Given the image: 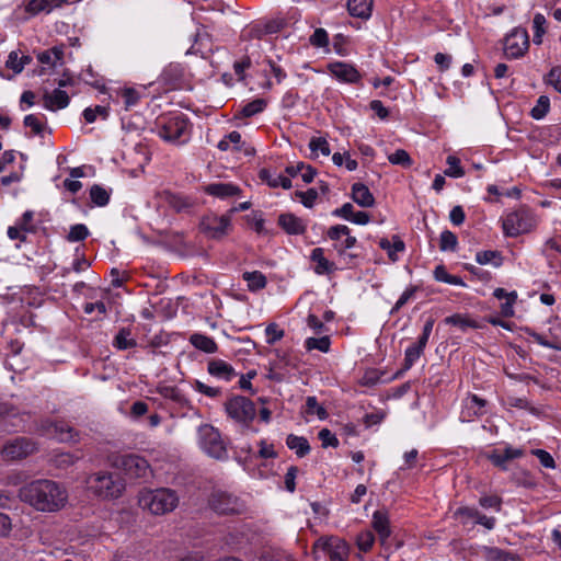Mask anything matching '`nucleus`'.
Here are the masks:
<instances>
[{"mask_svg": "<svg viewBox=\"0 0 561 561\" xmlns=\"http://www.w3.org/2000/svg\"><path fill=\"white\" fill-rule=\"evenodd\" d=\"M310 259L316 263L314 272L318 275L330 274L335 270L334 263L324 257L322 248H314L311 251Z\"/></svg>", "mask_w": 561, "mask_h": 561, "instance_id": "obj_26", "label": "nucleus"}, {"mask_svg": "<svg viewBox=\"0 0 561 561\" xmlns=\"http://www.w3.org/2000/svg\"><path fill=\"white\" fill-rule=\"evenodd\" d=\"M313 549L316 552H323L330 561H346L348 556L347 543L337 537L320 538L314 542Z\"/></svg>", "mask_w": 561, "mask_h": 561, "instance_id": "obj_11", "label": "nucleus"}, {"mask_svg": "<svg viewBox=\"0 0 561 561\" xmlns=\"http://www.w3.org/2000/svg\"><path fill=\"white\" fill-rule=\"evenodd\" d=\"M85 483L88 490L101 500L118 499L125 490V483L116 472H94L87 478Z\"/></svg>", "mask_w": 561, "mask_h": 561, "instance_id": "obj_2", "label": "nucleus"}, {"mask_svg": "<svg viewBox=\"0 0 561 561\" xmlns=\"http://www.w3.org/2000/svg\"><path fill=\"white\" fill-rule=\"evenodd\" d=\"M286 445L289 449L295 450L299 458H302L310 453L309 442L302 436L289 434L286 438Z\"/></svg>", "mask_w": 561, "mask_h": 561, "instance_id": "obj_29", "label": "nucleus"}, {"mask_svg": "<svg viewBox=\"0 0 561 561\" xmlns=\"http://www.w3.org/2000/svg\"><path fill=\"white\" fill-rule=\"evenodd\" d=\"M124 470L131 477L144 478L149 470L148 461L137 455H127L123 458Z\"/></svg>", "mask_w": 561, "mask_h": 561, "instance_id": "obj_14", "label": "nucleus"}, {"mask_svg": "<svg viewBox=\"0 0 561 561\" xmlns=\"http://www.w3.org/2000/svg\"><path fill=\"white\" fill-rule=\"evenodd\" d=\"M243 279L248 283L250 290L255 291L266 286V277L259 271L245 272Z\"/></svg>", "mask_w": 561, "mask_h": 561, "instance_id": "obj_31", "label": "nucleus"}, {"mask_svg": "<svg viewBox=\"0 0 561 561\" xmlns=\"http://www.w3.org/2000/svg\"><path fill=\"white\" fill-rule=\"evenodd\" d=\"M224 407L228 416L244 427H249L256 415L255 404L243 396L231 397Z\"/></svg>", "mask_w": 561, "mask_h": 561, "instance_id": "obj_5", "label": "nucleus"}, {"mask_svg": "<svg viewBox=\"0 0 561 561\" xmlns=\"http://www.w3.org/2000/svg\"><path fill=\"white\" fill-rule=\"evenodd\" d=\"M44 106L49 111L61 110L68 106L70 99L67 92L56 89L51 93L45 92Z\"/></svg>", "mask_w": 561, "mask_h": 561, "instance_id": "obj_19", "label": "nucleus"}, {"mask_svg": "<svg viewBox=\"0 0 561 561\" xmlns=\"http://www.w3.org/2000/svg\"><path fill=\"white\" fill-rule=\"evenodd\" d=\"M537 226V218L533 210L527 206L510 211L502 219L503 233L506 237L515 238L530 232Z\"/></svg>", "mask_w": 561, "mask_h": 561, "instance_id": "obj_4", "label": "nucleus"}, {"mask_svg": "<svg viewBox=\"0 0 561 561\" xmlns=\"http://www.w3.org/2000/svg\"><path fill=\"white\" fill-rule=\"evenodd\" d=\"M373 528L378 534L381 545L390 537V522L386 511H376L373 515Z\"/></svg>", "mask_w": 561, "mask_h": 561, "instance_id": "obj_17", "label": "nucleus"}, {"mask_svg": "<svg viewBox=\"0 0 561 561\" xmlns=\"http://www.w3.org/2000/svg\"><path fill=\"white\" fill-rule=\"evenodd\" d=\"M207 371L213 377L224 379L226 381L231 380L237 375L234 368L222 359L209 360Z\"/></svg>", "mask_w": 561, "mask_h": 561, "instance_id": "obj_18", "label": "nucleus"}, {"mask_svg": "<svg viewBox=\"0 0 561 561\" xmlns=\"http://www.w3.org/2000/svg\"><path fill=\"white\" fill-rule=\"evenodd\" d=\"M33 217L34 213L32 210H26L19 220L18 225L24 232L35 231V227L32 225Z\"/></svg>", "mask_w": 561, "mask_h": 561, "instance_id": "obj_59", "label": "nucleus"}, {"mask_svg": "<svg viewBox=\"0 0 561 561\" xmlns=\"http://www.w3.org/2000/svg\"><path fill=\"white\" fill-rule=\"evenodd\" d=\"M24 125L26 127H30L32 128L33 133L35 135H39L42 134L43 129H44V125L39 122V119L33 115V114H30V115H26L24 117Z\"/></svg>", "mask_w": 561, "mask_h": 561, "instance_id": "obj_61", "label": "nucleus"}, {"mask_svg": "<svg viewBox=\"0 0 561 561\" xmlns=\"http://www.w3.org/2000/svg\"><path fill=\"white\" fill-rule=\"evenodd\" d=\"M239 186L231 183H211L205 187V193L219 198H227L240 194Z\"/></svg>", "mask_w": 561, "mask_h": 561, "instance_id": "obj_22", "label": "nucleus"}, {"mask_svg": "<svg viewBox=\"0 0 561 561\" xmlns=\"http://www.w3.org/2000/svg\"><path fill=\"white\" fill-rule=\"evenodd\" d=\"M328 68L336 79L345 83H358L362 79L359 71L351 64L336 61L329 64Z\"/></svg>", "mask_w": 561, "mask_h": 561, "instance_id": "obj_13", "label": "nucleus"}, {"mask_svg": "<svg viewBox=\"0 0 561 561\" xmlns=\"http://www.w3.org/2000/svg\"><path fill=\"white\" fill-rule=\"evenodd\" d=\"M279 175L280 174H272L267 169H261L259 172V178L271 187H278Z\"/></svg>", "mask_w": 561, "mask_h": 561, "instance_id": "obj_62", "label": "nucleus"}, {"mask_svg": "<svg viewBox=\"0 0 561 561\" xmlns=\"http://www.w3.org/2000/svg\"><path fill=\"white\" fill-rule=\"evenodd\" d=\"M548 83L561 93V66L551 68L548 73Z\"/></svg>", "mask_w": 561, "mask_h": 561, "instance_id": "obj_58", "label": "nucleus"}, {"mask_svg": "<svg viewBox=\"0 0 561 561\" xmlns=\"http://www.w3.org/2000/svg\"><path fill=\"white\" fill-rule=\"evenodd\" d=\"M445 323L458 327L460 330L466 331L468 328H478L477 323L459 313L445 318Z\"/></svg>", "mask_w": 561, "mask_h": 561, "instance_id": "obj_38", "label": "nucleus"}, {"mask_svg": "<svg viewBox=\"0 0 561 561\" xmlns=\"http://www.w3.org/2000/svg\"><path fill=\"white\" fill-rule=\"evenodd\" d=\"M318 437L321 440L323 448H327V447H334V448H336L339 446V439L328 428H322L319 432Z\"/></svg>", "mask_w": 561, "mask_h": 561, "instance_id": "obj_50", "label": "nucleus"}, {"mask_svg": "<svg viewBox=\"0 0 561 561\" xmlns=\"http://www.w3.org/2000/svg\"><path fill=\"white\" fill-rule=\"evenodd\" d=\"M20 57L18 51H11L8 56V60L5 62V66L13 70L14 73H20L22 71V65L19 62Z\"/></svg>", "mask_w": 561, "mask_h": 561, "instance_id": "obj_64", "label": "nucleus"}, {"mask_svg": "<svg viewBox=\"0 0 561 561\" xmlns=\"http://www.w3.org/2000/svg\"><path fill=\"white\" fill-rule=\"evenodd\" d=\"M488 561H522L516 553L507 552L497 548H491L486 553Z\"/></svg>", "mask_w": 561, "mask_h": 561, "instance_id": "obj_36", "label": "nucleus"}, {"mask_svg": "<svg viewBox=\"0 0 561 561\" xmlns=\"http://www.w3.org/2000/svg\"><path fill=\"white\" fill-rule=\"evenodd\" d=\"M540 461V463L545 467V468H554L556 467V462L552 458V456L543 450V449H534L531 451Z\"/></svg>", "mask_w": 561, "mask_h": 561, "instance_id": "obj_60", "label": "nucleus"}, {"mask_svg": "<svg viewBox=\"0 0 561 561\" xmlns=\"http://www.w3.org/2000/svg\"><path fill=\"white\" fill-rule=\"evenodd\" d=\"M25 10L26 12L35 15L41 12H50L53 8L48 0H30Z\"/></svg>", "mask_w": 561, "mask_h": 561, "instance_id": "obj_44", "label": "nucleus"}, {"mask_svg": "<svg viewBox=\"0 0 561 561\" xmlns=\"http://www.w3.org/2000/svg\"><path fill=\"white\" fill-rule=\"evenodd\" d=\"M19 497L38 512L54 513L65 507L68 492L54 480L38 479L20 488Z\"/></svg>", "mask_w": 561, "mask_h": 561, "instance_id": "obj_1", "label": "nucleus"}, {"mask_svg": "<svg viewBox=\"0 0 561 561\" xmlns=\"http://www.w3.org/2000/svg\"><path fill=\"white\" fill-rule=\"evenodd\" d=\"M379 247L387 251L389 259L394 262L397 261V252H402L405 249L404 242L398 236L392 237V242L386 238L379 241Z\"/></svg>", "mask_w": 561, "mask_h": 561, "instance_id": "obj_30", "label": "nucleus"}, {"mask_svg": "<svg viewBox=\"0 0 561 561\" xmlns=\"http://www.w3.org/2000/svg\"><path fill=\"white\" fill-rule=\"evenodd\" d=\"M309 148L312 152L320 150L323 156H329L331 152L329 142L322 137L312 138L309 142Z\"/></svg>", "mask_w": 561, "mask_h": 561, "instance_id": "obj_53", "label": "nucleus"}, {"mask_svg": "<svg viewBox=\"0 0 561 561\" xmlns=\"http://www.w3.org/2000/svg\"><path fill=\"white\" fill-rule=\"evenodd\" d=\"M352 199L360 207H373L375 197L369 188L363 183H354L352 185Z\"/></svg>", "mask_w": 561, "mask_h": 561, "instance_id": "obj_21", "label": "nucleus"}, {"mask_svg": "<svg viewBox=\"0 0 561 561\" xmlns=\"http://www.w3.org/2000/svg\"><path fill=\"white\" fill-rule=\"evenodd\" d=\"M208 505L219 515H239L245 511V504L239 496L219 489L210 493Z\"/></svg>", "mask_w": 561, "mask_h": 561, "instance_id": "obj_6", "label": "nucleus"}, {"mask_svg": "<svg viewBox=\"0 0 561 561\" xmlns=\"http://www.w3.org/2000/svg\"><path fill=\"white\" fill-rule=\"evenodd\" d=\"M79 457L70 453H57L51 457V463L59 469H67L78 461Z\"/></svg>", "mask_w": 561, "mask_h": 561, "instance_id": "obj_34", "label": "nucleus"}, {"mask_svg": "<svg viewBox=\"0 0 561 561\" xmlns=\"http://www.w3.org/2000/svg\"><path fill=\"white\" fill-rule=\"evenodd\" d=\"M458 241L457 237L454 232L449 230H444L440 234L439 240V249L442 251H455L457 248Z\"/></svg>", "mask_w": 561, "mask_h": 561, "instance_id": "obj_42", "label": "nucleus"}, {"mask_svg": "<svg viewBox=\"0 0 561 561\" xmlns=\"http://www.w3.org/2000/svg\"><path fill=\"white\" fill-rule=\"evenodd\" d=\"M199 229L207 238L220 240L228 236L232 230L230 214L218 216L214 213L202 217Z\"/></svg>", "mask_w": 561, "mask_h": 561, "instance_id": "obj_8", "label": "nucleus"}, {"mask_svg": "<svg viewBox=\"0 0 561 561\" xmlns=\"http://www.w3.org/2000/svg\"><path fill=\"white\" fill-rule=\"evenodd\" d=\"M373 0H348L347 10L352 16L368 19L371 15Z\"/></svg>", "mask_w": 561, "mask_h": 561, "instance_id": "obj_27", "label": "nucleus"}, {"mask_svg": "<svg viewBox=\"0 0 561 561\" xmlns=\"http://www.w3.org/2000/svg\"><path fill=\"white\" fill-rule=\"evenodd\" d=\"M295 195L300 198L305 207H312L318 197V192L314 188H309L307 192L296 191Z\"/></svg>", "mask_w": 561, "mask_h": 561, "instance_id": "obj_54", "label": "nucleus"}, {"mask_svg": "<svg viewBox=\"0 0 561 561\" xmlns=\"http://www.w3.org/2000/svg\"><path fill=\"white\" fill-rule=\"evenodd\" d=\"M306 347L308 350H319L323 353L328 352L330 348V339L329 336L322 337H308L306 340Z\"/></svg>", "mask_w": 561, "mask_h": 561, "instance_id": "obj_47", "label": "nucleus"}, {"mask_svg": "<svg viewBox=\"0 0 561 561\" xmlns=\"http://www.w3.org/2000/svg\"><path fill=\"white\" fill-rule=\"evenodd\" d=\"M113 345L118 350H128L136 346V341L130 337V331L122 329L116 334Z\"/></svg>", "mask_w": 561, "mask_h": 561, "instance_id": "obj_35", "label": "nucleus"}, {"mask_svg": "<svg viewBox=\"0 0 561 561\" xmlns=\"http://www.w3.org/2000/svg\"><path fill=\"white\" fill-rule=\"evenodd\" d=\"M278 225L289 234H302L306 231L302 219L290 213L279 215Z\"/></svg>", "mask_w": 561, "mask_h": 561, "instance_id": "obj_20", "label": "nucleus"}, {"mask_svg": "<svg viewBox=\"0 0 561 561\" xmlns=\"http://www.w3.org/2000/svg\"><path fill=\"white\" fill-rule=\"evenodd\" d=\"M183 75V68L180 64H170L163 69L160 79L165 85L175 88L182 81Z\"/></svg>", "mask_w": 561, "mask_h": 561, "instance_id": "obj_24", "label": "nucleus"}, {"mask_svg": "<svg viewBox=\"0 0 561 561\" xmlns=\"http://www.w3.org/2000/svg\"><path fill=\"white\" fill-rule=\"evenodd\" d=\"M266 105L267 103L264 99H255L252 102L247 103L242 107L241 114L244 117L254 116L255 114L263 112Z\"/></svg>", "mask_w": 561, "mask_h": 561, "instance_id": "obj_39", "label": "nucleus"}, {"mask_svg": "<svg viewBox=\"0 0 561 561\" xmlns=\"http://www.w3.org/2000/svg\"><path fill=\"white\" fill-rule=\"evenodd\" d=\"M374 541H375V536H374L373 531H370V530L362 531L357 536V540H356L358 549L363 552L369 551L374 545Z\"/></svg>", "mask_w": 561, "mask_h": 561, "instance_id": "obj_48", "label": "nucleus"}, {"mask_svg": "<svg viewBox=\"0 0 561 561\" xmlns=\"http://www.w3.org/2000/svg\"><path fill=\"white\" fill-rule=\"evenodd\" d=\"M51 433L62 443L76 442L79 436L78 432L65 421H56L53 423Z\"/></svg>", "mask_w": 561, "mask_h": 561, "instance_id": "obj_23", "label": "nucleus"}, {"mask_svg": "<svg viewBox=\"0 0 561 561\" xmlns=\"http://www.w3.org/2000/svg\"><path fill=\"white\" fill-rule=\"evenodd\" d=\"M198 435L201 447L208 456L218 460L227 458V448L217 428L209 424L202 425Z\"/></svg>", "mask_w": 561, "mask_h": 561, "instance_id": "obj_7", "label": "nucleus"}, {"mask_svg": "<svg viewBox=\"0 0 561 561\" xmlns=\"http://www.w3.org/2000/svg\"><path fill=\"white\" fill-rule=\"evenodd\" d=\"M122 96L124 99V104L126 108H129L136 105L139 101V92L133 88H127L123 91Z\"/></svg>", "mask_w": 561, "mask_h": 561, "instance_id": "obj_57", "label": "nucleus"}, {"mask_svg": "<svg viewBox=\"0 0 561 561\" xmlns=\"http://www.w3.org/2000/svg\"><path fill=\"white\" fill-rule=\"evenodd\" d=\"M91 202L99 207H104L110 202V193L101 185L94 184L90 188Z\"/></svg>", "mask_w": 561, "mask_h": 561, "instance_id": "obj_32", "label": "nucleus"}, {"mask_svg": "<svg viewBox=\"0 0 561 561\" xmlns=\"http://www.w3.org/2000/svg\"><path fill=\"white\" fill-rule=\"evenodd\" d=\"M479 503L484 508H495L497 512L501 510L502 499L497 495L481 496Z\"/></svg>", "mask_w": 561, "mask_h": 561, "instance_id": "obj_56", "label": "nucleus"}, {"mask_svg": "<svg viewBox=\"0 0 561 561\" xmlns=\"http://www.w3.org/2000/svg\"><path fill=\"white\" fill-rule=\"evenodd\" d=\"M310 43L316 47H324L329 44L328 33L323 28H317L310 37Z\"/></svg>", "mask_w": 561, "mask_h": 561, "instance_id": "obj_55", "label": "nucleus"}, {"mask_svg": "<svg viewBox=\"0 0 561 561\" xmlns=\"http://www.w3.org/2000/svg\"><path fill=\"white\" fill-rule=\"evenodd\" d=\"M446 163L448 169L445 170V174L451 178H461L465 175V171L460 165V160L455 156H448Z\"/></svg>", "mask_w": 561, "mask_h": 561, "instance_id": "obj_43", "label": "nucleus"}, {"mask_svg": "<svg viewBox=\"0 0 561 561\" xmlns=\"http://www.w3.org/2000/svg\"><path fill=\"white\" fill-rule=\"evenodd\" d=\"M37 450L36 443L27 437H16L8 442L2 450L1 455L5 460H21L32 455Z\"/></svg>", "mask_w": 561, "mask_h": 561, "instance_id": "obj_12", "label": "nucleus"}, {"mask_svg": "<svg viewBox=\"0 0 561 561\" xmlns=\"http://www.w3.org/2000/svg\"><path fill=\"white\" fill-rule=\"evenodd\" d=\"M298 473V468L296 466H291L287 469V472L285 474V486L287 491L294 492L296 489V482L295 479Z\"/></svg>", "mask_w": 561, "mask_h": 561, "instance_id": "obj_63", "label": "nucleus"}, {"mask_svg": "<svg viewBox=\"0 0 561 561\" xmlns=\"http://www.w3.org/2000/svg\"><path fill=\"white\" fill-rule=\"evenodd\" d=\"M89 236V230L85 225L77 224L70 227L67 240L70 242L83 241Z\"/></svg>", "mask_w": 561, "mask_h": 561, "instance_id": "obj_45", "label": "nucleus"}, {"mask_svg": "<svg viewBox=\"0 0 561 561\" xmlns=\"http://www.w3.org/2000/svg\"><path fill=\"white\" fill-rule=\"evenodd\" d=\"M304 413L307 415H317L320 420L328 417L327 410L318 403L316 397H307Z\"/></svg>", "mask_w": 561, "mask_h": 561, "instance_id": "obj_33", "label": "nucleus"}, {"mask_svg": "<svg viewBox=\"0 0 561 561\" xmlns=\"http://www.w3.org/2000/svg\"><path fill=\"white\" fill-rule=\"evenodd\" d=\"M179 504V496L171 489L146 490L139 495V505L154 515L172 512Z\"/></svg>", "mask_w": 561, "mask_h": 561, "instance_id": "obj_3", "label": "nucleus"}, {"mask_svg": "<svg viewBox=\"0 0 561 561\" xmlns=\"http://www.w3.org/2000/svg\"><path fill=\"white\" fill-rule=\"evenodd\" d=\"M98 116H100L102 119H106L108 116V108L103 105H96L94 107H87L83 111V117L87 123L95 122Z\"/></svg>", "mask_w": 561, "mask_h": 561, "instance_id": "obj_41", "label": "nucleus"}, {"mask_svg": "<svg viewBox=\"0 0 561 561\" xmlns=\"http://www.w3.org/2000/svg\"><path fill=\"white\" fill-rule=\"evenodd\" d=\"M64 45L54 46L50 49L41 51L37 54V59L41 64L47 65L49 67H56L58 64H62L64 54H65Z\"/></svg>", "mask_w": 561, "mask_h": 561, "instance_id": "obj_25", "label": "nucleus"}, {"mask_svg": "<svg viewBox=\"0 0 561 561\" xmlns=\"http://www.w3.org/2000/svg\"><path fill=\"white\" fill-rule=\"evenodd\" d=\"M156 392L179 408H191L188 399L178 387L159 383Z\"/></svg>", "mask_w": 561, "mask_h": 561, "instance_id": "obj_15", "label": "nucleus"}, {"mask_svg": "<svg viewBox=\"0 0 561 561\" xmlns=\"http://www.w3.org/2000/svg\"><path fill=\"white\" fill-rule=\"evenodd\" d=\"M388 160L391 164L401 165L403 168H410L412 165V159L404 149L396 150L388 156Z\"/></svg>", "mask_w": 561, "mask_h": 561, "instance_id": "obj_40", "label": "nucleus"}, {"mask_svg": "<svg viewBox=\"0 0 561 561\" xmlns=\"http://www.w3.org/2000/svg\"><path fill=\"white\" fill-rule=\"evenodd\" d=\"M529 48V36L525 28L516 27L504 38V54L508 59L523 57Z\"/></svg>", "mask_w": 561, "mask_h": 561, "instance_id": "obj_10", "label": "nucleus"}, {"mask_svg": "<svg viewBox=\"0 0 561 561\" xmlns=\"http://www.w3.org/2000/svg\"><path fill=\"white\" fill-rule=\"evenodd\" d=\"M550 110V100L547 95H540L536 105L531 108L530 115L534 119H542Z\"/></svg>", "mask_w": 561, "mask_h": 561, "instance_id": "obj_37", "label": "nucleus"}, {"mask_svg": "<svg viewBox=\"0 0 561 561\" xmlns=\"http://www.w3.org/2000/svg\"><path fill=\"white\" fill-rule=\"evenodd\" d=\"M190 342L195 348L203 351L207 354H213L217 352L218 348L213 337L201 333L192 334L190 337Z\"/></svg>", "mask_w": 561, "mask_h": 561, "instance_id": "obj_28", "label": "nucleus"}, {"mask_svg": "<svg viewBox=\"0 0 561 561\" xmlns=\"http://www.w3.org/2000/svg\"><path fill=\"white\" fill-rule=\"evenodd\" d=\"M523 455V450L514 449L512 447H506L504 449H494L490 454H488V459L495 466L502 470H506V462L518 458Z\"/></svg>", "mask_w": 561, "mask_h": 561, "instance_id": "obj_16", "label": "nucleus"}, {"mask_svg": "<svg viewBox=\"0 0 561 561\" xmlns=\"http://www.w3.org/2000/svg\"><path fill=\"white\" fill-rule=\"evenodd\" d=\"M194 388L199 393H203L209 398H217L221 394L220 388L207 386L206 383L199 380H195Z\"/></svg>", "mask_w": 561, "mask_h": 561, "instance_id": "obj_51", "label": "nucleus"}, {"mask_svg": "<svg viewBox=\"0 0 561 561\" xmlns=\"http://www.w3.org/2000/svg\"><path fill=\"white\" fill-rule=\"evenodd\" d=\"M422 354L423 351L417 348V346L414 344L408 347L405 351L402 370H409Z\"/></svg>", "mask_w": 561, "mask_h": 561, "instance_id": "obj_46", "label": "nucleus"}, {"mask_svg": "<svg viewBox=\"0 0 561 561\" xmlns=\"http://www.w3.org/2000/svg\"><path fill=\"white\" fill-rule=\"evenodd\" d=\"M417 290L416 286H410L407 288L403 294L400 296L396 305L390 310L391 314L397 313L410 299H412Z\"/></svg>", "mask_w": 561, "mask_h": 561, "instance_id": "obj_49", "label": "nucleus"}, {"mask_svg": "<svg viewBox=\"0 0 561 561\" xmlns=\"http://www.w3.org/2000/svg\"><path fill=\"white\" fill-rule=\"evenodd\" d=\"M188 133V119L180 114L168 118L159 128V136L170 142H183Z\"/></svg>", "mask_w": 561, "mask_h": 561, "instance_id": "obj_9", "label": "nucleus"}, {"mask_svg": "<svg viewBox=\"0 0 561 561\" xmlns=\"http://www.w3.org/2000/svg\"><path fill=\"white\" fill-rule=\"evenodd\" d=\"M265 333L267 335V344L273 345L284 336V331L278 328L276 323H271L266 327Z\"/></svg>", "mask_w": 561, "mask_h": 561, "instance_id": "obj_52", "label": "nucleus"}]
</instances>
